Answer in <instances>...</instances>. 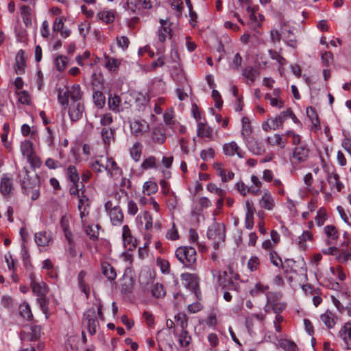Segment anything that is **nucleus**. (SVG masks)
Segmentation results:
<instances>
[{
    "label": "nucleus",
    "mask_w": 351,
    "mask_h": 351,
    "mask_svg": "<svg viewBox=\"0 0 351 351\" xmlns=\"http://www.w3.org/2000/svg\"><path fill=\"white\" fill-rule=\"evenodd\" d=\"M27 167H23L19 174L23 193L36 200L40 195V178L36 174L30 176Z\"/></svg>",
    "instance_id": "f257e3e1"
},
{
    "label": "nucleus",
    "mask_w": 351,
    "mask_h": 351,
    "mask_svg": "<svg viewBox=\"0 0 351 351\" xmlns=\"http://www.w3.org/2000/svg\"><path fill=\"white\" fill-rule=\"evenodd\" d=\"M83 92L79 84H74L71 88H67L66 90L59 89L58 93V101L61 106L66 109L69 106V99H71V102L82 101Z\"/></svg>",
    "instance_id": "f03ea898"
},
{
    "label": "nucleus",
    "mask_w": 351,
    "mask_h": 351,
    "mask_svg": "<svg viewBox=\"0 0 351 351\" xmlns=\"http://www.w3.org/2000/svg\"><path fill=\"white\" fill-rule=\"evenodd\" d=\"M31 287L34 294L37 297V302L43 311L45 315L48 313L49 300L46 295L49 291L47 284L43 282H36L31 276Z\"/></svg>",
    "instance_id": "7ed1b4c3"
},
{
    "label": "nucleus",
    "mask_w": 351,
    "mask_h": 351,
    "mask_svg": "<svg viewBox=\"0 0 351 351\" xmlns=\"http://www.w3.org/2000/svg\"><path fill=\"white\" fill-rule=\"evenodd\" d=\"M281 298L282 294L280 292H267L266 293L267 302L264 306L265 312L280 314L287 307V303L282 302Z\"/></svg>",
    "instance_id": "20e7f679"
},
{
    "label": "nucleus",
    "mask_w": 351,
    "mask_h": 351,
    "mask_svg": "<svg viewBox=\"0 0 351 351\" xmlns=\"http://www.w3.org/2000/svg\"><path fill=\"white\" fill-rule=\"evenodd\" d=\"M176 256L184 267L193 269L197 261V252L191 246H180L176 250Z\"/></svg>",
    "instance_id": "39448f33"
},
{
    "label": "nucleus",
    "mask_w": 351,
    "mask_h": 351,
    "mask_svg": "<svg viewBox=\"0 0 351 351\" xmlns=\"http://www.w3.org/2000/svg\"><path fill=\"white\" fill-rule=\"evenodd\" d=\"M207 237L213 241V247L219 248L220 243L223 242L226 237V228L223 223H215L211 225L207 231Z\"/></svg>",
    "instance_id": "423d86ee"
},
{
    "label": "nucleus",
    "mask_w": 351,
    "mask_h": 351,
    "mask_svg": "<svg viewBox=\"0 0 351 351\" xmlns=\"http://www.w3.org/2000/svg\"><path fill=\"white\" fill-rule=\"evenodd\" d=\"M84 324L86 326L88 332L94 335L96 332L97 328V316L96 310L92 307L88 308L84 313Z\"/></svg>",
    "instance_id": "0eeeda50"
},
{
    "label": "nucleus",
    "mask_w": 351,
    "mask_h": 351,
    "mask_svg": "<svg viewBox=\"0 0 351 351\" xmlns=\"http://www.w3.org/2000/svg\"><path fill=\"white\" fill-rule=\"evenodd\" d=\"M309 154V149L306 145H300L293 149V155L291 161L293 165H298L305 162Z\"/></svg>",
    "instance_id": "6e6552de"
},
{
    "label": "nucleus",
    "mask_w": 351,
    "mask_h": 351,
    "mask_svg": "<svg viewBox=\"0 0 351 351\" xmlns=\"http://www.w3.org/2000/svg\"><path fill=\"white\" fill-rule=\"evenodd\" d=\"M68 107L69 116L71 121H77L82 117L84 112V106L82 101L71 102Z\"/></svg>",
    "instance_id": "1a4fd4ad"
},
{
    "label": "nucleus",
    "mask_w": 351,
    "mask_h": 351,
    "mask_svg": "<svg viewBox=\"0 0 351 351\" xmlns=\"http://www.w3.org/2000/svg\"><path fill=\"white\" fill-rule=\"evenodd\" d=\"M292 115V110L291 108H287L280 113L278 117L270 119L267 123V125L270 129L276 130L282 126L284 121Z\"/></svg>",
    "instance_id": "9d476101"
},
{
    "label": "nucleus",
    "mask_w": 351,
    "mask_h": 351,
    "mask_svg": "<svg viewBox=\"0 0 351 351\" xmlns=\"http://www.w3.org/2000/svg\"><path fill=\"white\" fill-rule=\"evenodd\" d=\"M160 27L158 30V36L160 43H164L167 38H171V29L170 27L171 23L167 19H160Z\"/></svg>",
    "instance_id": "9b49d317"
},
{
    "label": "nucleus",
    "mask_w": 351,
    "mask_h": 351,
    "mask_svg": "<svg viewBox=\"0 0 351 351\" xmlns=\"http://www.w3.org/2000/svg\"><path fill=\"white\" fill-rule=\"evenodd\" d=\"M248 149L255 155H261L265 152V147L262 141L250 136L245 139Z\"/></svg>",
    "instance_id": "f8f14e48"
},
{
    "label": "nucleus",
    "mask_w": 351,
    "mask_h": 351,
    "mask_svg": "<svg viewBox=\"0 0 351 351\" xmlns=\"http://www.w3.org/2000/svg\"><path fill=\"white\" fill-rule=\"evenodd\" d=\"M130 128L132 134L139 136L148 130L149 125L144 120H134L130 122Z\"/></svg>",
    "instance_id": "ddd939ff"
},
{
    "label": "nucleus",
    "mask_w": 351,
    "mask_h": 351,
    "mask_svg": "<svg viewBox=\"0 0 351 351\" xmlns=\"http://www.w3.org/2000/svg\"><path fill=\"white\" fill-rule=\"evenodd\" d=\"M85 191L81 192V195L78 197V210L80 211L82 222L84 223L83 219L88 215L89 199L84 194Z\"/></svg>",
    "instance_id": "4468645a"
},
{
    "label": "nucleus",
    "mask_w": 351,
    "mask_h": 351,
    "mask_svg": "<svg viewBox=\"0 0 351 351\" xmlns=\"http://www.w3.org/2000/svg\"><path fill=\"white\" fill-rule=\"evenodd\" d=\"M182 280L185 282L186 286L193 291L195 294L199 288V278L194 274H183L181 275Z\"/></svg>",
    "instance_id": "2eb2a0df"
},
{
    "label": "nucleus",
    "mask_w": 351,
    "mask_h": 351,
    "mask_svg": "<svg viewBox=\"0 0 351 351\" xmlns=\"http://www.w3.org/2000/svg\"><path fill=\"white\" fill-rule=\"evenodd\" d=\"M115 132L116 129L114 128L104 127L101 129V140L106 147H110L111 143L114 141Z\"/></svg>",
    "instance_id": "dca6fc26"
},
{
    "label": "nucleus",
    "mask_w": 351,
    "mask_h": 351,
    "mask_svg": "<svg viewBox=\"0 0 351 351\" xmlns=\"http://www.w3.org/2000/svg\"><path fill=\"white\" fill-rule=\"evenodd\" d=\"M223 150L224 154L229 156H233L234 154H237L241 158L244 157V152L241 150L240 147L234 141L223 145Z\"/></svg>",
    "instance_id": "f3484780"
},
{
    "label": "nucleus",
    "mask_w": 351,
    "mask_h": 351,
    "mask_svg": "<svg viewBox=\"0 0 351 351\" xmlns=\"http://www.w3.org/2000/svg\"><path fill=\"white\" fill-rule=\"evenodd\" d=\"M13 189L12 180L6 174H3L0 182V193L5 196L10 195Z\"/></svg>",
    "instance_id": "a211bd4d"
},
{
    "label": "nucleus",
    "mask_w": 351,
    "mask_h": 351,
    "mask_svg": "<svg viewBox=\"0 0 351 351\" xmlns=\"http://www.w3.org/2000/svg\"><path fill=\"white\" fill-rule=\"evenodd\" d=\"M110 221L114 226H119L123 220V215L119 207L114 206L109 212Z\"/></svg>",
    "instance_id": "6ab92c4d"
},
{
    "label": "nucleus",
    "mask_w": 351,
    "mask_h": 351,
    "mask_svg": "<svg viewBox=\"0 0 351 351\" xmlns=\"http://www.w3.org/2000/svg\"><path fill=\"white\" fill-rule=\"evenodd\" d=\"M242 75L246 79L247 84H251L259 76V72L252 66H247L243 69Z\"/></svg>",
    "instance_id": "aec40b11"
},
{
    "label": "nucleus",
    "mask_w": 351,
    "mask_h": 351,
    "mask_svg": "<svg viewBox=\"0 0 351 351\" xmlns=\"http://www.w3.org/2000/svg\"><path fill=\"white\" fill-rule=\"evenodd\" d=\"M261 206L266 210H271L275 206L274 198L268 191L264 192L260 200Z\"/></svg>",
    "instance_id": "412c9836"
},
{
    "label": "nucleus",
    "mask_w": 351,
    "mask_h": 351,
    "mask_svg": "<svg viewBox=\"0 0 351 351\" xmlns=\"http://www.w3.org/2000/svg\"><path fill=\"white\" fill-rule=\"evenodd\" d=\"M320 319L328 329L334 328L337 320V316L329 311L321 315Z\"/></svg>",
    "instance_id": "4be33fe9"
},
{
    "label": "nucleus",
    "mask_w": 351,
    "mask_h": 351,
    "mask_svg": "<svg viewBox=\"0 0 351 351\" xmlns=\"http://www.w3.org/2000/svg\"><path fill=\"white\" fill-rule=\"evenodd\" d=\"M213 130L205 123H199L197 128V135L201 138H211Z\"/></svg>",
    "instance_id": "5701e85b"
},
{
    "label": "nucleus",
    "mask_w": 351,
    "mask_h": 351,
    "mask_svg": "<svg viewBox=\"0 0 351 351\" xmlns=\"http://www.w3.org/2000/svg\"><path fill=\"white\" fill-rule=\"evenodd\" d=\"M108 157L104 158L100 156L99 159L96 160L91 164V167L97 172H101L102 169L105 171L110 169V165H108Z\"/></svg>",
    "instance_id": "b1692460"
},
{
    "label": "nucleus",
    "mask_w": 351,
    "mask_h": 351,
    "mask_svg": "<svg viewBox=\"0 0 351 351\" xmlns=\"http://www.w3.org/2000/svg\"><path fill=\"white\" fill-rule=\"evenodd\" d=\"M35 242L38 246H47L51 241L49 233L47 232H39L35 234Z\"/></svg>",
    "instance_id": "393cba45"
},
{
    "label": "nucleus",
    "mask_w": 351,
    "mask_h": 351,
    "mask_svg": "<svg viewBox=\"0 0 351 351\" xmlns=\"http://www.w3.org/2000/svg\"><path fill=\"white\" fill-rule=\"evenodd\" d=\"M105 67L109 71H116L120 64L121 61L117 58L109 56L108 55H104Z\"/></svg>",
    "instance_id": "a878e982"
},
{
    "label": "nucleus",
    "mask_w": 351,
    "mask_h": 351,
    "mask_svg": "<svg viewBox=\"0 0 351 351\" xmlns=\"http://www.w3.org/2000/svg\"><path fill=\"white\" fill-rule=\"evenodd\" d=\"M278 346L285 351H298V348L296 343L292 340L287 339H280L278 340Z\"/></svg>",
    "instance_id": "bb28decb"
},
{
    "label": "nucleus",
    "mask_w": 351,
    "mask_h": 351,
    "mask_svg": "<svg viewBox=\"0 0 351 351\" xmlns=\"http://www.w3.org/2000/svg\"><path fill=\"white\" fill-rule=\"evenodd\" d=\"M108 108L114 112H119L122 110L121 108V99L117 95H110L108 101Z\"/></svg>",
    "instance_id": "cd10ccee"
},
{
    "label": "nucleus",
    "mask_w": 351,
    "mask_h": 351,
    "mask_svg": "<svg viewBox=\"0 0 351 351\" xmlns=\"http://www.w3.org/2000/svg\"><path fill=\"white\" fill-rule=\"evenodd\" d=\"M247 212L245 213V226L248 230H251L254 226V209L250 206L249 202H246Z\"/></svg>",
    "instance_id": "c85d7f7f"
},
{
    "label": "nucleus",
    "mask_w": 351,
    "mask_h": 351,
    "mask_svg": "<svg viewBox=\"0 0 351 351\" xmlns=\"http://www.w3.org/2000/svg\"><path fill=\"white\" fill-rule=\"evenodd\" d=\"M66 174L68 180L72 184H76L80 182V175L75 166L69 165L66 169Z\"/></svg>",
    "instance_id": "c756f323"
},
{
    "label": "nucleus",
    "mask_w": 351,
    "mask_h": 351,
    "mask_svg": "<svg viewBox=\"0 0 351 351\" xmlns=\"http://www.w3.org/2000/svg\"><path fill=\"white\" fill-rule=\"evenodd\" d=\"M21 14L25 27H31L32 25L31 8L27 5H22L21 7Z\"/></svg>",
    "instance_id": "7c9ffc66"
},
{
    "label": "nucleus",
    "mask_w": 351,
    "mask_h": 351,
    "mask_svg": "<svg viewBox=\"0 0 351 351\" xmlns=\"http://www.w3.org/2000/svg\"><path fill=\"white\" fill-rule=\"evenodd\" d=\"M327 178L330 185L335 187L338 191H340L344 187L343 183L340 182L339 176L337 173H328Z\"/></svg>",
    "instance_id": "2f4dec72"
},
{
    "label": "nucleus",
    "mask_w": 351,
    "mask_h": 351,
    "mask_svg": "<svg viewBox=\"0 0 351 351\" xmlns=\"http://www.w3.org/2000/svg\"><path fill=\"white\" fill-rule=\"evenodd\" d=\"M324 232L327 236V245H331L332 241L338 238V232L334 226L328 225L324 227Z\"/></svg>",
    "instance_id": "473e14b6"
},
{
    "label": "nucleus",
    "mask_w": 351,
    "mask_h": 351,
    "mask_svg": "<svg viewBox=\"0 0 351 351\" xmlns=\"http://www.w3.org/2000/svg\"><path fill=\"white\" fill-rule=\"evenodd\" d=\"M114 12L113 10H103L97 14V17L106 24L110 23L114 20Z\"/></svg>",
    "instance_id": "72a5a7b5"
},
{
    "label": "nucleus",
    "mask_w": 351,
    "mask_h": 351,
    "mask_svg": "<svg viewBox=\"0 0 351 351\" xmlns=\"http://www.w3.org/2000/svg\"><path fill=\"white\" fill-rule=\"evenodd\" d=\"M25 52L23 50H19L16 56V73H19V71H22L25 67Z\"/></svg>",
    "instance_id": "f704fd0d"
},
{
    "label": "nucleus",
    "mask_w": 351,
    "mask_h": 351,
    "mask_svg": "<svg viewBox=\"0 0 351 351\" xmlns=\"http://www.w3.org/2000/svg\"><path fill=\"white\" fill-rule=\"evenodd\" d=\"M142 149L143 145L139 142L135 143L130 148V156L135 162L139 161L142 153Z\"/></svg>",
    "instance_id": "c9c22d12"
},
{
    "label": "nucleus",
    "mask_w": 351,
    "mask_h": 351,
    "mask_svg": "<svg viewBox=\"0 0 351 351\" xmlns=\"http://www.w3.org/2000/svg\"><path fill=\"white\" fill-rule=\"evenodd\" d=\"M103 274L109 280H114L117 277L115 269L108 263H104L102 265Z\"/></svg>",
    "instance_id": "e433bc0d"
},
{
    "label": "nucleus",
    "mask_w": 351,
    "mask_h": 351,
    "mask_svg": "<svg viewBox=\"0 0 351 351\" xmlns=\"http://www.w3.org/2000/svg\"><path fill=\"white\" fill-rule=\"evenodd\" d=\"M122 236L123 242L125 244L132 245L133 247L136 246V240L133 239V237L131 235L129 227L127 225H124L122 228Z\"/></svg>",
    "instance_id": "4c0bfd02"
},
{
    "label": "nucleus",
    "mask_w": 351,
    "mask_h": 351,
    "mask_svg": "<svg viewBox=\"0 0 351 351\" xmlns=\"http://www.w3.org/2000/svg\"><path fill=\"white\" fill-rule=\"evenodd\" d=\"M307 117L311 119L313 125L315 128H319L320 126V122L315 111V109L313 107H308L306 108Z\"/></svg>",
    "instance_id": "58836bf2"
},
{
    "label": "nucleus",
    "mask_w": 351,
    "mask_h": 351,
    "mask_svg": "<svg viewBox=\"0 0 351 351\" xmlns=\"http://www.w3.org/2000/svg\"><path fill=\"white\" fill-rule=\"evenodd\" d=\"M242 123V130H241V135L243 136V138L245 139L250 136L252 133V127L250 125V121L247 117H243L241 119Z\"/></svg>",
    "instance_id": "ea45409f"
},
{
    "label": "nucleus",
    "mask_w": 351,
    "mask_h": 351,
    "mask_svg": "<svg viewBox=\"0 0 351 351\" xmlns=\"http://www.w3.org/2000/svg\"><path fill=\"white\" fill-rule=\"evenodd\" d=\"M60 225L66 239L73 237L72 232L69 229V218L66 216L64 215L61 217Z\"/></svg>",
    "instance_id": "a19ab883"
},
{
    "label": "nucleus",
    "mask_w": 351,
    "mask_h": 351,
    "mask_svg": "<svg viewBox=\"0 0 351 351\" xmlns=\"http://www.w3.org/2000/svg\"><path fill=\"white\" fill-rule=\"evenodd\" d=\"M20 149L22 154L26 157L34 153L33 143L28 140L21 142Z\"/></svg>",
    "instance_id": "79ce46f5"
},
{
    "label": "nucleus",
    "mask_w": 351,
    "mask_h": 351,
    "mask_svg": "<svg viewBox=\"0 0 351 351\" xmlns=\"http://www.w3.org/2000/svg\"><path fill=\"white\" fill-rule=\"evenodd\" d=\"M158 191V185L155 182H145L143 186V191L147 195L154 194Z\"/></svg>",
    "instance_id": "37998d69"
},
{
    "label": "nucleus",
    "mask_w": 351,
    "mask_h": 351,
    "mask_svg": "<svg viewBox=\"0 0 351 351\" xmlns=\"http://www.w3.org/2000/svg\"><path fill=\"white\" fill-rule=\"evenodd\" d=\"M339 336L345 341L351 339V323L345 324L339 331Z\"/></svg>",
    "instance_id": "c03bdc74"
},
{
    "label": "nucleus",
    "mask_w": 351,
    "mask_h": 351,
    "mask_svg": "<svg viewBox=\"0 0 351 351\" xmlns=\"http://www.w3.org/2000/svg\"><path fill=\"white\" fill-rule=\"evenodd\" d=\"M93 99L95 106L99 108H102L104 106L106 98L101 92L95 91L93 95Z\"/></svg>",
    "instance_id": "a18cd8bd"
},
{
    "label": "nucleus",
    "mask_w": 351,
    "mask_h": 351,
    "mask_svg": "<svg viewBox=\"0 0 351 351\" xmlns=\"http://www.w3.org/2000/svg\"><path fill=\"white\" fill-rule=\"evenodd\" d=\"M152 296L156 298H162L165 297L166 292L164 288V286L162 284L156 283L155 284L152 290Z\"/></svg>",
    "instance_id": "49530a36"
},
{
    "label": "nucleus",
    "mask_w": 351,
    "mask_h": 351,
    "mask_svg": "<svg viewBox=\"0 0 351 351\" xmlns=\"http://www.w3.org/2000/svg\"><path fill=\"white\" fill-rule=\"evenodd\" d=\"M191 341V337L189 335V332L186 331V328L182 329V332L179 335V343L182 347H187Z\"/></svg>",
    "instance_id": "de8ad7c7"
},
{
    "label": "nucleus",
    "mask_w": 351,
    "mask_h": 351,
    "mask_svg": "<svg viewBox=\"0 0 351 351\" xmlns=\"http://www.w3.org/2000/svg\"><path fill=\"white\" fill-rule=\"evenodd\" d=\"M86 233L90 239L95 241L99 235V226L94 224L88 226L86 228Z\"/></svg>",
    "instance_id": "09e8293b"
},
{
    "label": "nucleus",
    "mask_w": 351,
    "mask_h": 351,
    "mask_svg": "<svg viewBox=\"0 0 351 351\" xmlns=\"http://www.w3.org/2000/svg\"><path fill=\"white\" fill-rule=\"evenodd\" d=\"M15 93L18 96V101L21 104L29 105L31 102V98L29 94L26 90L16 91Z\"/></svg>",
    "instance_id": "8fccbe9b"
},
{
    "label": "nucleus",
    "mask_w": 351,
    "mask_h": 351,
    "mask_svg": "<svg viewBox=\"0 0 351 351\" xmlns=\"http://www.w3.org/2000/svg\"><path fill=\"white\" fill-rule=\"evenodd\" d=\"M20 315L24 319L27 320H31L33 317V315L31 311L30 306L28 304H23L20 306Z\"/></svg>",
    "instance_id": "3c124183"
},
{
    "label": "nucleus",
    "mask_w": 351,
    "mask_h": 351,
    "mask_svg": "<svg viewBox=\"0 0 351 351\" xmlns=\"http://www.w3.org/2000/svg\"><path fill=\"white\" fill-rule=\"evenodd\" d=\"M108 165H110V169L106 170V171L111 176H117L121 173V169L118 167L117 162L112 158H109Z\"/></svg>",
    "instance_id": "603ef678"
},
{
    "label": "nucleus",
    "mask_w": 351,
    "mask_h": 351,
    "mask_svg": "<svg viewBox=\"0 0 351 351\" xmlns=\"http://www.w3.org/2000/svg\"><path fill=\"white\" fill-rule=\"evenodd\" d=\"M268 53L270 56V58L272 60H274L277 61L278 63L280 65L282 66V65L286 64L287 60H286V59L284 57H282L281 56L280 52H278V51H276L275 50L269 49L268 50Z\"/></svg>",
    "instance_id": "864d4df0"
},
{
    "label": "nucleus",
    "mask_w": 351,
    "mask_h": 351,
    "mask_svg": "<svg viewBox=\"0 0 351 351\" xmlns=\"http://www.w3.org/2000/svg\"><path fill=\"white\" fill-rule=\"evenodd\" d=\"M123 8L125 10L130 12L131 13H136V11L140 9V6L138 0H135L134 2L128 0L123 5Z\"/></svg>",
    "instance_id": "5fc2aeb1"
},
{
    "label": "nucleus",
    "mask_w": 351,
    "mask_h": 351,
    "mask_svg": "<svg viewBox=\"0 0 351 351\" xmlns=\"http://www.w3.org/2000/svg\"><path fill=\"white\" fill-rule=\"evenodd\" d=\"M242 60L243 59L241 55L239 53H237L234 56L232 61L230 62V68L234 71H238L241 65Z\"/></svg>",
    "instance_id": "6e6d98bb"
},
{
    "label": "nucleus",
    "mask_w": 351,
    "mask_h": 351,
    "mask_svg": "<svg viewBox=\"0 0 351 351\" xmlns=\"http://www.w3.org/2000/svg\"><path fill=\"white\" fill-rule=\"evenodd\" d=\"M70 193L71 195L77 196L78 198L81 195V192L84 190V184H80V182L76 184H72L70 186Z\"/></svg>",
    "instance_id": "4d7b16f0"
},
{
    "label": "nucleus",
    "mask_w": 351,
    "mask_h": 351,
    "mask_svg": "<svg viewBox=\"0 0 351 351\" xmlns=\"http://www.w3.org/2000/svg\"><path fill=\"white\" fill-rule=\"evenodd\" d=\"M267 142L271 145H279L282 148L285 147V142L280 134H276L274 136L268 137Z\"/></svg>",
    "instance_id": "13d9d810"
},
{
    "label": "nucleus",
    "mask_w": 351,
    "mask_h": 351,
    "mask_svg": "<svg viewBox=\"0 0 351 351\" xmlns=\"http://www.w3.org/2000/svg\"><path fill=\"white\" fill-rule=\"evenodd\" d=\"M206 188L208 191L217 195L219 197H223L226 195V191L223 189L218 188L213 183H209L208 184H207Z\"/></svg>",
    "instance_id": "bf43d9fd"
},
{
    "label": "nucleus",
    "mask_w": 351,
    "mask_h": 351,
    "mask_svg": "<svg viewBox=\"0 0 351 351\" xmlns=\"http://www.w3.org/2000/svg\"><path fill=\"white\" fill-rule=\"evenodd\" d=\"M27 159L33 169L39 168L41 165L42 162L40 159L35 154V153L27 156Z\"/></svg>",
    "instance_id": "052dcab7"
},
{
    "label": "nucleus",
    "mask_w": 351,
    "mask_h": 351,
    "mask_svg": "<svg viewBox=\"0 0 351 351\" xmlns=\"http://www.w3.org/2000/svg\"><path fill=\"white\" fill-rule=\"evenodd\" d=\"M156 158L152 156L148 157L147 158H145L141 163V167L143 169L154 168L156 166Z\"/></svg>",
    "instance_id": "680f3d73"
},
{
    "label": "nucleus",
    "mask_w": 351,
    "mask_h": 351,
    "mask_svg": "<svg viewBox=\"0 0 351 351\" xmlns=\"http://www.w3.org/2000/svg\"><path fill=\"white\" fill-rule=\"evenodd\" d=\"M269 260L271 263L277 267H282V262L279 255L274 251L269 252Z\"/></svg>",
    "instance_id": "e2e57ef3"
},
{
    "label": "nucleus",
    "mask_w": 351,
    "mask_h": 351,
    "mask_svg": "<svg viewBox=\"0 0 351 351\" xmlns=\"http://www.w3.org/2000/svg\"><path fill=\"white\" fill-rule=\"evenodd\" d=\"M152 138L154 142L159 144L162 143L166 139L165 134L159 130H154L153 131Z\"/></svg>",
    "instance_id": "0e129e2a"
},
{
    "label": "nucleus",
    "mask_w": 351,
    "mask_h": 351,
    "mask_svg": "<svg viewBox=\"0 0 351 351\" xmlns=\"http://www.w3.org/2000/svg\"><path fill=\"white\" fill-rule=\"evenodd\" d=\"M327 219V214L326 210L324 208H320L317 214V217L315 219L316 223L319 226H322L324 221Z\"/></svg>",
    "instance_id": "69168bd1"
},
{
    "label": "nucleus",
    "mask_w": 351,
    "mask_h": 351,
    "mask_svg": "<svg viewBox=\"0 0 351 351\" xmlns=\"http://www.w3.org/2000/svg\"><path fill=\"white\" fill-rule=\"evenodd\" d=\"M55 64L58 71H63L66 66V58L63 56H59L56 58Z\"/></svg>",
    "instance_id": "338daca9"
},
{
    "label": "nucleus",
    "mask_w": 351,
    "mask_h": 351,
    "mask_svg": "<svg viewBox=\"0 0 351 351\" xmlns=\"http://www.w3.org/2000/svg\"><path fill=\"white\" fill-rule=\"evenodd\" d=\"M175 319L182 329L186 328L188 326L187 317L184 314L179 313L175 316Z\"/></svg>",
    "instance_id": "774afa93"
}]
</instances>
